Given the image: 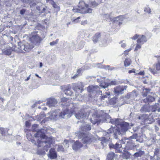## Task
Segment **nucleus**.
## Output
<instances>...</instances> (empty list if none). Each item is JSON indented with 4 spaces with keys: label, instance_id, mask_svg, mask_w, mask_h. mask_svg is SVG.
Listing matches in <instances>:
<instances>
[{
    "label": "nucleus",
    "instance_id": "obj_42",
    "mask_svg": "<svg viewBox=\"0 0 160 160\" xmlns=\"http://www.w3.org/2000/svg\"><path fill=\"white\" fill-rule=\"evenodd\" d=\"M38 4L37 2H32L30 4V7L32 9H35L36 8V7L37 6Z\"/></svg>",
    "mask_w": 160,
    "mask_h": 160
},
{
    "label": "nucleus",
    "instance_id": "obj_37",
    "mask_svg": "<svg viewBox=\"0 0 160 160\" xmlns=\"http://www.w3.org/2000/svg\"><path fill=\"white\" fill-rule=\"evenodd\" d=\"M109 86L108 82H102L100 83V86L101 87L103 88H105L108 87Z\"/></svg>",
    "mask_w": 160,
    "mask_h": 160
},
{
    "label": "nucleus",
    "instance_id": "obj_40",
    "mask_svg": "<svg viewBox=\"0 0 160 160\" xmlns=\"http://www.w3.org/2000/svg\"><path fill=\"white\" fill-rule=\"evenodd\" d=\"M131 155V154H130V153L126 152L123 154L122 157L123 158V159L124 160H127V159H128Z\"/></svg>",
    "mask_w": 160,
    "mask_h": 160
},
{
    "label": "nucleus",
    "instance_id": "obj_22",
    "mask_svg": "<svg viewBox=\"0 0 160 160\" xmlns=\"http://www.w3.org/2000/svg\"><path fill=\"white\" fill-rule=\"evenodd\" d=\"M48 157H49L51 159H55L57 157L56 152L55 151L54 149L53 148H51L50 149L49 151V154Z\"/></svg>",
    "mask_w": 160,
    "mask_h": 160
},
{
    "label": "nucleus",
    "instance_id": "obj_7",
    "mask_svg": "<svg viewBox=\"0 0 160 160\" xmlns=\"http://www.w3.org/2000/svg\"><path fill=\"white\" fill-rule=\"evenodd\" d=\"M89 114V113L88 112H85L82 111L76 113L75 116L78 119H82L83 122H84V120L87 119Z\"/></svg>",
    "mask_w": 160,
    "mask_h": 160
},
{
    "label": "nucleus",
    "instance_id": "obj_19",
    "mask_svg": "<svg viewBox=\"0 0 160 160\" xmlns=\"http://www.w3.org/2000/svg\"><path fill=\"white\" fill-rule=\"evenodd\" d=\"M57 102L55 98H49L47 101V104L49 107H52L55 106Z\"/></svg>",
    "mask_w": 160,
    "mask_h": 160
},
{
    "label": "nucleus",
    "instance_id": "obj_48",
    "mask_svg": "<svg viewBox=\"0 0 160 160\" xmlns=\"http://www.w3.org/2000/svg\"><path fill=\"white\" fill-rule=\"evenodd\" d=\"M58 39H57L55 41H53L52 42H50V44L51 46H53V45H55L56 44H57L58 43Z\"/></svg>",
    "mask_w": 160,
    "mask_h": 160
},
{
    "label": "nucleus",
    "instance_id": "obj_3",
    "mask_svg": "<svg viewBox=\"0 0 160 160\" xmlns=\"http://www.w3.org/2000/svg\"><path fill=\"white\" fill-rule=\"evenodd\" d=\"M33 46L30 45L28 43L25 41L19 42L18 43L17 47L7 49L4 50L3 53L6 55H9L11 53L12 51H14L18 52H28L33 48Z\"/></svg>",
    "mask_w": 160,
    "mask_h": 160
},
{
    "label": "nucleus",
    "instance_id": "obj_58",
    "mask_svg": "<svg viewBox=\"0 0 160 160\" xmlns=\"http://www.w3.org/2000/svg\"><path fill=\"white\" fill-rule=\"evenodd\" d=\"M80 18V17H78L77 18L75 19H74L73 20V21L75 23H77L78 22V20Z\"/></svg>",
    "mask_w": 160,
    "mask_h": 160
},
{
    "label": "nucleus",
    "instance_id": "obj_45",
    "mask_svg": "<svg viewBox=\"0 0 160 160\" xmlns=\"http://www.w3.org/2000/svg\"><path fill=\"white\" fill-rule=\"evenodd\" d=\"M98 4L95 1L92 2L90 5L91 7H95L97 6L98 5Z\"/></svg>",
    "mask_w": 160,
    "mask_h": 160
},
{
    "label": "nucleus",
    "instance_id": "obj_63",
    "mask_svg": "<svg viewBox=\"0 0 160 160\" xmlns=\"http://www.w3.org/2000/svg\"><path fill=\"white\" fill-rule=\"evenodd\" d=\"M78 76V74H75L73 77H72V78L73 79H75Z\"/></svg>",
    "mask_w": 160,
    "mask_h": 160
},
{
    "label": "nucleus",
    "instance_id": "obj_16",
    "mask_svg": "<svg viewBox=\"0 0 160 160\" xmlns=\"http://www.w3.org/2000/svg\"><path fill=\"white\" fill-rule=\"evenodd\" d=\"M154 68L156 69H152L149 68L148 70L153 74L160 73V63H158L155 65Z\"/></svg>",
    "mask_w": 160,
    "mask_h": 160
},
{
    "label": "nucleus",
    "instance_id": "obj_62",
    "mask_svg": "<svg viewBox=\"0 0 160 160\" xmlns=\"http://www.w3.org/2000/svg\"><path fill=\"white\" fill-rule=\"evenodd\" d=\"M87 23V22L86 21H82L81 22V24L83 25H85Z\"/></svg>",
    "mask_w": 160,
    "mask_h": 160
},
{
    "label": "nucleus",
    "instance_id": "obj_9",
    "mask_svg": "<svg viewBox=\"0 0 160 160\" xmlns=\"http://www.w3.org/2000/svg\"><path fill=\"white\" fill-rule=\"evenodd\" d=\"M113 132L114 137L115 139H117L118 137V135H120V134H121L122 133L120 132V131L118 129V127H111L109 129L107 130V132H105L104 134L105 136L107 134H109Z\"/></svg>",
    "mask_w": 160,
    "mask_h": 160
},
{
    "label": "nucleus",
    "instance_id": "obj_53",
    "mask_svg": "<svg viewBox=\"0 0 160 160\" xmlns=\"http://www.w3.org/2000/svg\"><path fill=\"white\" fill-rule=\"evenodd\" d=\"M137 137V135L136 134H133V135L130 137L129 138V139H136Z\"/></svg>",
    "mask_w": 160,
    "mask_h": 160
},
{
    "label": "nucleus",
    "instance_id": "obj_5",
    "mask_svg": "<svg viewBox=\"0 0 160 160\" xmlns=\"http://www.w3.org/2000/svg\"><path fill=\"white\" fill-rule=\"evenodd\" d=\"M72 10L75 12H79L81 13H91L92 11V9L88 7V5H85L83 2L79 3L78 8H73Z\"/></svg>",
    "mask_w": 160,
    "mask_h": 160
},
{
    "label": "nucleus",
    "instance_id": "obj_23",
    "mask_svg": "<svg viewBox=\"0 0 160 160\" xmlns=\"http://www.w3.org/2000/svg\"><path fill=\"white\" fill-rule=\"evenodd\" d=\"M158 110V112H160V108H159V105L158 104L156 103L153 105L150 106V111H152V113L154 114L153 112Z\"/></svg>",
    "mask_w": 160,
    "mask_h": 160
},
{
    "label": "nucleus",
    "instance_id": "obj_38",
    "mask_svg": "<svg viewBox=\"0 0 160 160\" xmlns=\"http://www.w3.org/2000/svg\"><path fill=\"white\" fill-rule=\"evenodd\" d=\"M150 93V89H149L145 88L143 89L142 92V95L144 97L147 96V95Z\"/></svg>",
    "mask_w": 160,
    "mask_h": 160
},
{
    "label": "nucleus",
    "instance_id": "obj_25",
    "mask_svg": "<svg viewBox=\"0 0 160 160\" xmlns=\"http://www.w3.org/2000/svg\"><path fill=\"white\" fill-rule=\"evenodd\" d=\"M142 112H149L150 111V106L148 104L143 106L140 109Z\"/></svg>",
    "mask_w": 160,
    "mask_h": 160
},
{
    "label": "nucleus",
    "instance_id": "obj_17",
    "mask_svg": "<svg viewBox=\"0 0 160 160\" xmlns=\"http://www.w3.org/2000/svg\"><path fill=\"white\" fill-rule=\"evenodd\" d=\"M137 146L132 142V140H129L127 142V144L125 147V149L127 150H130L132 149L135 150Z\"/></svg>",
    "mask_w": 160,
    "mask_h": 160
},
{
    "label": "nucleus",
    "instance_id": "obj_59",
    "mask_svg": "<svg viewBox=\"0 0 160 160\" xmlns=\"http://www.w3.org/2000/svg\"><path fill=\"white\" fill-rule=\"evenodd\" d=\"M26 10L24 9H22L20 11V13L22 15H23L25 12Z\"/></svg>",
    "mask_w": 160,
    "mask_h": 160
},
{
    "label": "nucleus",
    "instance_id": "obj_51",
    "mask_svg": "<svg viewBox=\"0 0 160 160\" xmlns=\"http://www.w3.org/2000/svg\"><path fill=\"white\" fill-rule=\"evenodd\" d=\"M46 1L47 2L51 4L52 5L55 3L53 0H46Z\"/></svg>",
    "mask_w": 160,
    "mask_h": 160
},
{
    "label": "nucleus",
    "instance_id": "obj_27",
    "mask_svg": "<svg viewBox=\"0 0 160 160\" xmlns=\"http://www.w3.org/2000/svg\"><path fill=\"white\" fill-rule=\"evenodd\" d=\"M155 100V98L154 97H152L149 95L146 97V98L143 100V101L145 103L152 102Z\"/></svg>",
    "mask_w": 160,
    "mask_h": 160
},
{
    "label": "nucleus",
    "instance_id": "obj_41",
    "mask_svg": "<svg viewBox=\"0 0 160 160\" xmlns=\"http://www.w3.org/2000/svg\"><path fill=\"white\" fill-rule=\"evenodd\" d=\"M52 6L53 7L55 8L56 12H57L60 10V7L57 5L55 2Z\"/></svg>",
    "mask_w": 160,
    "mask_h": 160
},
{
    "label": "nucleus",
    "instance_id": "obj_13",
    "mask_svg": "<svg viewBox=\"0 0 160 160\" xmlns=\"http://www.w3.org/2000/svg\"><path fill=\"white\" fill-rule=\"evenodd\" d=\"M100 88L98 86H91L88 87L87 88V91L90 92L98 93L102 95L101 91H99Z\"/></svg>",
    "mask_w": 160,
    "mask_h": 160
},
{
    "label": "nucleus",
    "instance_id": "obj_21",
    "mask_svg": "<svg viewBox=\"0 0 160 160\" xmlns=\"http://www.w3.org/2000/svg\"><path fill=\"white\" fill-rule=\"evenodd\" d=\"M43 5L42 3L38 2L36 9L39 11V13H42L44 12L46 10V7H42Z\"/></svg>",
    "mask_w": 160,
    "mask_h": 160
},
{
    "label": "nucleus",
    "instance_id": "obj_34",
    "mask_svg": "<svg viewBox=\"0 0 160 160\" xmlns=\"http://www.w3.org/2000/svg\"><path fill=\"white\" fill-rule=\"evenodd\" d=\"M144 154V151L140 150L135 153L134 154V156L135 157H141Z\"/></svg>",
    "mask_w": 160,
    "mask_h": 160
},
{
    "label": "nucleus",
    "instance_id": "obj_8",
    "mask_svg": "<svg viewBox=\"0 0 160 160\" xmlns=\"http://www.w3.org/2000/svg\"><path fill=\"white\" fill-rule=\"evenodd\" d=\"M30 39L31 42L35 45H38L41 41L40 38L36 32L31 33Z\"/></svg>",
    "mask_w": 160,
    "mask_h": 160
},
{
    "label": "nucleus",
    "instance_id": "obj_64",
    "mask_svg": "<svg viewBox=\"0 0 160 160\" xmlns=\"http://www.w3.org/2000/svg\"><path fill=\"white\" fill-rule=\"evenodd\" d=\"M126 46V44L125 43H123L121 45V47L122 48H124Z\"/></svg>",
    "mask_w": 160,
    "mask_h": 160
},
{
    "label": "nucleus",
    "instance_id": "obj_10",
    "mask_svg": "<svg viewBox=\"0 0 160 160\" xmlns=\"http://www.w3.org/2000/svg\"><path fill=\"white\" fill-rule=\"evenodd\" d=\"M84 85L83 83L80 82L72 84V88L73 90L75 92L79 91L80 93L83 91Z\"/></svg>",
    "mask_w": 160,
    "mask_h": 160
},
{
    "label": "nucleus",
    "instance_id": "obj_18",
    "mask_svg": "<svg viewBox=\"0 0 160 160\" xmlns=\"http://www.w3.org/2000/svg\"><path fill=\"white\" fill-rule=\"evenodd\" d=\"M109 147L110 148H114L117 151L119 152L121 151L120 148H121L122 145L120 144L117 142L115 144L112 143H110L109 144Z\"/></svg>",
    "mask_w": 160,
    "mask_h": 160
},
{
    "label": "nucleus",
    "instance_id": "obj_4",
    "mask_svg": "<svg viewBox=\"0 0 160 160\" xmlns=\"http://www.w3.org/2000/svg\"><path fill=\"white\" fill-rule=\"evenodd\" d=\"M153 114L152 113L149 115L143 114L138 117V120L142 124H151L155 121V119L153 116Z\"/></svg>",
    "mask_w": 160,
    "mask_h": 160
},
{
    "label": "nucleus",
    "instance_id": "obj_30",
    "mask_svg": "<svg viewBox=\"0 0 160 160\" xmlns=\"http://www.w3.org/2000/svg\"><path fill=\"white\" fill-rule=\"evenodd\" d=\"M136 93L135 91H132L130 93H127L125 96V97L128 99H129L131 98H133L134 97H136Z\"/></svg>",
    "mask_w": 160,
    "mask_h": 160
},
{
    "label": "nucleus",
    "instance_id": "obj_55",
    "mask_svg": "<svg viewBox=\"0 0 160 160\" xmlns=\"http://www.w3.org/2000/svg\"><path fill=\"white\" fill-rule=\"evenodd\" d=\"M144 71H140L138 73H136L135 74V75H144Z\"/></svg>",
    "mask_w": 160,
    "mask_h": 160
},
{
    "label": "nucleus",
    "instance_id": "obj_61",
    "mask_svg": "<svg viewBox=\"0 0 160 160\" xmlns=\"http://www.w3.org/2000/svg\"><path fill=\"white\" fill-rule=\"evenodd\" d=\"M135 70L134 69H133L132 70H129L128 71V73H135Z\"/></svg>",
    "mask_w": 160,
    "mask_h": 160
},
{
    "label": "nucleus",
    "instance_id": "obj_57",
    "mask_svg": "<svg viewBox=\"0 0 160 160\" xmlns=\"http://www.w3.org/2000/svg\"><path fill=\"white\" fill-rule=\"evenodd\" d=\"M139 36V35H138L137 34H136L135 35H134L132 38V39H133V40H136V39L138 38V36Z\"/></svg>",
    "mask_w": 160,
    "mask_h": 160
},
{
    "label": "nucleus",
    "instance_id": "obj_15",
    "mask_svg": "<svg viewBox=\"0 0 160 160\" xmlns=\"http://www.w3.org/2000/svg\"><path fill=\"white\" fill-rule=\"evenodd\" d=\"M153 157H151V159L153 160H160V147L155 148Z\"/></svg>",
    "mask_w": 160,
    "mask_h": 160
},
{
    "label": "nucleus",
    "instance_id": "obj_2",
    "mask_svg": "<svg viewBox=\"0 0 160 160\" xmlns=\"http://www.w3.org/2000/svg\"><path fill=\"white\" fill-rule=\"evenodd\" d=\"M46 132V129L44 128V129L40 130L35 134L34 136L35 137H40L41 138V140H39L37 139H31V140H29L38 147H43V150H45L44 152L48 151L52 143V139L50 137L48 138L45 135Z\"/></svg>",
    "mask_w": 160,
    "mask_h": 160
},
{
    "label": "nucleus",
    "instance_id": "obj_56",
    "mask_svg": "<svg viewBox=\"0 0 160 160\" xmlns=\"http://www.w3.org/2000/svg\"><path fill=\"white\" fill-rule=\"evenodd\" d=\"M131 48H129L128 49L125 50L124 52V54L126 55L127 54V53L128 52L130 51L131 50Z\"/></svg>",
    "mask_w": 160,
    "mask_h": 160
},
{
    "label": "nucleus",
    "instance_id": "obj_32",
    "mask_svg": "<svg viewBox=\"0 0 160 160\" xmlns=\"http://www.w3.org/2000/svg\"><path fill=\"white\" fill-rule=\"evenodd\" d=\"M106 160H113L115 157V153L113 152H110L107 155Z\"/></svg>",
    "mask_w": 160,
    "mask_h": 160
},
{
    "label": "nucleus",
    "instance_id": "obj_52",
    "mask_svg": "<svg viewBox=\"0 0 160 160\" xmlns=\"http://www.w3.org/2000/svg\"><path fill=\"white\" fill-rule=\"evenodd\" d=\"M141 47V45L139 44H137L135 49V51H137L139 49H140Z\"/></svg>",
    "mask_w": 160,
    "mask_h": 160
},
{
    "label": "nucleus",
    "instance_id": "obj_44",
    "mask_svg": "<svg viewBox=\"0 0 160 160\" xmlns=\"http://www.w3.org/2000/svg\"><path fill=\"white\" fill-rule=\"evenodd\" d=\"M109 86L110 85H115L118 84V83L116 80L112 81L108 83Z\"/></svg>",
    "mask_w": 160,
    "mask_h": 160
},
{
    "label": "nucleus",
    "instance_id": "obj_36",
    "mask_svg": "<svg viewBox=\"0 0 160 160\" xmlns=\"http://www.w3.org/2000/svg\"><path fill=\"white\" fill-rule=\"evenodd\" d=\"M131 63L132 61L131 59L130 58H126L124 61V66L126 67H128L131 64Z\"/></svg>",
    "mask_w": 160,
    "mask_h": 160
},
{
    "label": "nucleus",
    "instance_id": "obj_29",
    "mask_svg": "<svg viewBox=\"0 0 160 160\" xmlns=\"http://www.w3.org/2000/svg\"><path fill=\"white\" fill-rule=\"evenodd\" d=\"M91 125L89 124H87L85 125H82L81 127V130L83 131H89L91 129Z\"/></svg>",
    "mask_w": 160,
    "mask_h": 160
},
{
    "label": "nucleus",
    "instance_id": "obj_54",
    "mask_svg": "<svg viewBox=\"0 0 160 160\" xmlns=\"http://www.w3.org/2000/svg\"><path fill=\"white\" fill-rule=\"evenodd\" d=\"M0 131L1 132V134L2 135H4L5 133V132L4 130V129L3 128H0Z\"/></svg>",
    "mask_w": 160,
    "mask_h": 160
},
{
    "label": "nucleus",
    "instance_id": "obj_46",
    "mask_svg": "<svg viewBox=\"0 0 160 160\" xmlns=\"http://www.w3.org/2000/svg\"><path fill=\"white\" fill-rule=\"evenodd\" d=\"M144 11L149 13H150L151 12V9L148 6L146 7L144 9Z\"/></svg>",
    "mask_w": 160,
    "mask_h": 160
},
{
    "label": "nucleus",
    "instance_id": "obj_49",
    "mask_svg": "<svg viewBox=\"0 0 160 160\" xmlns=\"http://www.w3.org/2000/svg\"><path fill=\"white\" fill-rule=\"evenodd\" d=\"M64 149L63 148V147L62 145H59L58 146V151H63Z\"/></svg>",
    "mask_w": 160,
    "mask_h": 160
},
{
    "label": "nucleus",
    "instance_id": "obj_24",
    "mask_svg": "<svg viewBox=\"0 0 160 160\" xmlns=\"http://www.w3.org/2000/svg\"><path fill=\"white\" fill-rule=\"evenodd\" d=\"M82 144L79 142L76 141L72 145V148L74 150H77L82 147Z\"/></svg>",
    "mask_w": 160,
    "mask_h": 160
},
{
    "label": "nucleus",
    "instance_id": "obj_39",
    "mask_svg": "<svg viewBox=\"0 0 160 160\" xmlns=\"http://www.w3.org/2000/svg\"><path fill=\"white\" fill-rule=\"evenodd\" d=\"M110 138H106L104 137H102L100 139L101 143L103 145L104 143L109 141Z\"/></svg>",
    "mask_w": 160,
    "mask_h": 160
},
{
    "label": "nucleus",
    "instance_id": "obj_35",
    "mask_svg": "<svg viewBox=\"0 0 160 160\" xmlns=\"http://www.w3.org/2000/svg\"><path fill=\"white\" fill-rule=\"evenodd\" d=\"M45 117V115L44 112H41L39 115L37 116L36 118L37 120L40 121L42 119H43Z\"/></svg>",
    "mask_w": 160,
    "mask_h": 160
},
{
    "label": "nucleus",
    "instance_id": "obj_14",
    "mask_svg": "<svg viewBox=\"0 0 160 160\" xmlns=\"http://www.w3.org/2000/svg\"><path fill=\"white\" fill-rule=\"evenodd\" d=\"M121 128L120 129L118 128V129L120 131V132L122 133L121 135L123 134V133L125 132L128 129L129 126V124L126 122H123L121 124Z\"/></svg>",
    "mask_w": 160,
    "mask_h": 160
},
{
    "label": "nucleus",
    "instance_id": "obj_50",
    "mask_svg": "<svg viewBox=\"0 0 160 160\" xmlns=\"http://www.w3.org/2000/svg\"><path fill=\"white\" fill-rule=\"evenodd\" d=\"M84 44L82 42H80L78 45L79 48V49H80L83 47Z\"/></svg>",
    "mask_w": 160,
    "mask_h": 160
},
{
    "label": "nucleus",
    "instance_id": "obj_60",
    "mask_svg": "<svg viewBox=\"0 0 160 160\" xmlns=\"http://www.w3.org/2000/svg\"><path fill=\"white\" fill-rule=\"evenodd\" d=\"M109 65H107V66H103V68H105V69H110V70H112V69H109Z\"/></svg>",
    "mask_w": 160,
    "mask_h": 160
},
{
    "label": "nucleus",
    "instance_id": "obj_12",
    "mask_svg": "<svg viewBox=\"0 0 160 160\" xmlns=\"http://www.w3.org/2000/svg\"><path fill=\"white\" fill-rule=\"evenodd\" d=\"M127 88V86H118L114 88V92L118 95L122 94L123 93L124 91L126 90Z\"/></svg>",
    "mask_w": 160,
    "mask_h": 160
},
{
    "label": "nucleus",
    "instance_id": "obj_28",
    "mask_svg": "<svg viewBox=\"0 0 160 160\" xmlns=\"http://www.w3.org/2000/svg\"><path fill=\"white\" fill-rule=\"evenodd\" d=\"M147 41L146 37L144 35H142L141 37L139 38L137 40V42L138 43H141L142 44Z\"/></svg>",
    "mask_w": 160,
    "mask_h": 160
},
{
    "label": "nucleus",
    "instance_id": "obj_6",
    "mask_svg": "<svg viewBox=\"0 0 160 160\" xmlns=\"http://www.w3.org/2000/svg\"><path fill=\"white\" fill-rule=\"evenodd\" d=\"M79 137L82 138V141L84 144H89L94 140V137L92 134L89 133H85L83 132L80 133Z\"/></svg>",
    "mask_w": 160,
    "mask_h": 160
},
{
    "label": "nucleus",
    "instance_id": "obj_43",
    "mask_svg": "<svg viewBox=\"0 0 160 160\" xmlns=\"http://www.w3.org/2000/svg\"><path fill=\"white\" fill-rule=\"evenodd\" d=\"M65 148H68L69 147V141L68 140H65L63 143Z\"/></svg>",
    "mask_w": 160,
    "mask_h": 160
},
{
    "label": "nucleus",
    "instance_id": "obj_26",
    "mask_svg": "<svg viewBox=\"0 0 160 160\" xmlns=\"http://www.w3.org/2000/svg\"><path fill=\"white\" fill-rule=\"evenodd\" d=\"M100 37L101 35L100 33L97 32L93 36L92 38V40L94 43H96L100 39Z\"/></svg>",
    "mask_w": 160,
    "mask_h": 160
},
{
    "label": "nucleus",
    "instance_id": "obj_1",
    "mask_svg": "<svg viewBox=\"0 0 160 160\" xmlns=\"http://www.w3.org/2000/svg\"><path fill=\"white\" fill-rule=\"evenodd\" d=\"M61 104L63 107L62 111L58 112L59 110L51 111L48 113V118L51 119L56 120L59 118H68L74 114L78 108L75 107L73 103H69V99L65 98L61 99Z\"/></svg>",
    "mask_w": 160,
    "mask_h": 160
},
{
    "label": "nucleus",
    "instance_id": "obj_20",
    "mask_svg": "<svg viewBox=\"0 0 160 160\" xmlns=\"http://www.w3.org/2000/svg\"><path fill=\"white\" fill-rule=\"evenodd\" d=\"M64 92L65 93L68 95L71 96L73 93V92L71 91V87L69 84L64 86Z\"/></svg>",
    "mask_w": 160,
    "mask_h": 160
},
{
    "label": "nucleus",
    "instance_id": "obj_11",
    "mask_svg": "<svg viewBox=\"0 0 160 160\" xmlns=\"http://www.w3.org/2000/svg\"><path fill=\"white\" fill-rule=\"evenodd\" d=\"M105 114V113H103V115L101 116L93 115L92 116V117L91 118L90 121L93 124H95L96 123L98 124L101 121L102 117H104Z\"/></svg>",
    "mask_w": 160,
    "mask_h": 160
},
{
    "label": "nucleus",
    "instance_id": "obj_47",
    "mask_svg": "<svg viewBox=\"0 0 160 160\" xmlns=\"http://www.w3.org/2000/svg\"><path fill=\"white\" fill-rule=\"evenodd\" d=\"M110 92H106V94L102 96L101 98V100H104L105 98H107V96L110 95Z\"/></svg>",
    "mask_w": 160,
    "mask_h": 160
},
{
    "label": "nucleus",
    "instance_id": "obj_31",
    "mask_svg": "<svg viewBox=\"0 0 160 160\" xmlns=\"http://www.w3.org/2000/svg\"><path fill=\"white\" fill-rule=\"evenodd\" d=\"M121 120L120 119L117 118L115 119H112L111 120V122L113 124H115L116 126L120 125V126L122 122H120Z\"/></svg>",
    "mask_w": 160,
    "mask_h": 160
},
{
    "label": "nucleus",
    "instance_id": "obj_33",
    "mask_svg": "<svg viewBox=\"0 0 160 160\" xmlns=\"http://www.w3.org/2000/svg\"><path fill=\"white\" fill-rule=\"evenodd\" d=\"M124 18L123 16H119L118 17H116L115 18H114V21H118V23L119 24H121L122 22H121L124 20Z\"/></svg>",
    "mask_w": 160,
    "mask_h": 160
}]
</instances>
